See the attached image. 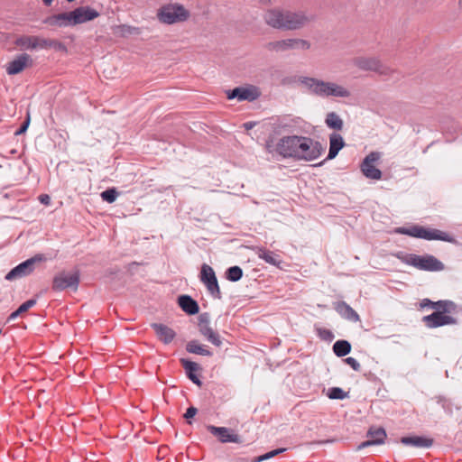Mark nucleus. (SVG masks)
I'll return each mask as SVG.
<instances>
[{"mask_svg":"<svg viewBox=\"0 0 462 462\" xmlns=\"http://www.w3.org/2000/svg\"><path fill=\"white\" fill-rule=\"evenodd\" d=\"M272 152L285 159L312 162L321 156L324 148L319 142L310 137L287 135L277 141Z\"/></svg>","mask_w":462,"mask_h":462,"instance_id":"obj_1","label":"nucleus"},{"mask_svg":"<svg viewBox=\"0 0 462 462\" xmlns=\"http://www.w3.org/2000/svg\"><path fill=\"white\" fill-rule=\"evenodd\" d=\"M300 83L304 88L320 97L347 98L351 96V91L346 87L334 81L304 77L300 79Z\"/></svg>","mask_w":462,"mask_h":462,"instance_id":"obj_2","label":"nucleus"},{"mask_svg":"<svg viewBox=\"0 0 462 462\" xmlns=\"http://www.w3.org/2000/svg\"><path fill=\"white\" fill-rule=\"evenodd\" d=\"M157 19L163 24L181 23L190 17L189 10L182 4L171 2L157 10Z\"/></svg>","mask_w":462,"mask_h":462,"instance_id":"obj_3","label":"nucleus"},{"mask_svg":"<svg viewBox=\"0 0 462 462\" xmlns=\"http://www.w3.org/2000/svg\"><path fill=\"white\" fill-rule=\"evenodd\" d=\"M437 310L430 315L423 317L422 320L428 328H433L444 325L454 324L455 319L447 313L455 310V304L451 301H437L432 303Z\"/></svg>","mask_w":462,"mask_h":462,"instance_id":"obj_4","label":"nucleus"},{"mask_svg":"<svg viewBox=\"0 0 462 462\" xmlns=\"http://www.w3.org/2000/svg\"><path fill=\"white\" fill-rule=\"evenodd\" d=\"M399 259L402 263L422 271L439 272L444 270V264L431 254H409L399 256Z\"/></svg>","mask_w":462,"mask_h":462,"instance_id":"obj_5","label":"nucleus"},{"mask_svg":"<svg viewBox=\"0 0 462 462\" xmlns=\"http://www.w3.org/2000/svg\"><path fill=\"white\" fill-rule=\"evenodd\" d=\"M311 42L309 40L298 37H290L271 42L267 49L274 52H285L290 51H307L310 50Z\"/></svg>","mask_w":462,"mask_h":462,"instance_id":"obj_6","label":"nucleus"},{"mask_svg":"<svg viewBox=\"0 0 462 462\" xmlns=\"http://www.w3.org/2000/svg\"><path fill=\"white\" fill-rule=\"evenodd\" d=\"M397 233L408 235L413 237L423 238L426 240H442L447 242H453V239L445 232L438 229H427L422 226H414L409 228L400 227L396 230Z\"/></svg>","mask_w":462,"mask_h":462,"instance_id":"obj_7","label":"nucleus"},{"mask_svg":"<svg viewBox=\"0 0 462 462\" xmlns=\"http://www.w3.org/2000/svg\"><path fill=\"white\" fill-rule=\"evenodd\" d=\"M227 99H237L238 101H254L261 96V90L254 85H244L226 91Z\"/></svg>","mask_w":462,"mask_h":462,"instance_id":"obj_8","label":"nucleus"},{"mask_svg":"<svg viewBox=\"0 0 462 462\" xmlns=\"http://www.w3.org/2000/svg\"><path fill=\"white\" fill-rule=\"evenodd\" d=\"M381 154L377 152H370L363 161L361 164V171L363 174L372 180H380L382 172L376 168V163L380 160Z\"/></svg>","mask_w":462,"mask_h":462,"instance_id":"obj_9","label":"nucleus"},{"mask_svg":"<svg viewBox=\"0 0 462 462\" xmlns=\"http://www.w3.org/2000/svg\"><path fill=\"white\" fill-rule=\"evenodd\" d=\"M200 280L206 285L209 293L217 299L220 298V289L214 270L204 263L201 267Z\"/></svg>","mask_w":462,"mask_h":462,"instance_id":"obj_10","label":"nucleus"},{"mask_svg":"<svg viewBox=\"0 0 462 462\" xmlns=\"http://www.w3.org/2000/svg\"><path fill=\"white\" fill-rule=\"evenodd\" d=\"M355 67L365 71H373L379 74H386L387 69L375 57H356L353 60Z\"/></svg>","mask_w":462,"mask_h":462,"instance_id":"obj_11","label":"nucleus"},{"mask_svg":"<svg viewBox=\"0 0 462 462\" xmlns=\"http://www.w3.org/2000/svg\"><path fill=\"white\" fill-rule=\"evenodd\" d=\"M79 274L77 272H68L59 273L53 281V287L57 290H65L71 288L76 290L79 285Z\"/></svg>","mask_w":462,"mask_h":462,"instance_id":"obj_12","label":"nucleus"},{"mask_svg":"<svg viewBox=\"0 0 462 462\" xmlns=\"http://www.w3.org/2000/svg\"><path fill=\"white\" fill-rule=\"evenodd\" d=\"M310 22L309 17L303 13L286 11L285 31H296L303 28Z\"/></svg>","mask_w":462,"mask_h":462,"instance_id":"obj_13","label":"nucleus"},{"mask_svg":"<svg viewBox=\"0 0 462 462\" xmlns=\"http://www.w3.org/2000/svg\"><path fill=\"white\" fill-rule=\"evenodd\" d=\"M208 430L222 443H239L241 441L239 436L228 428L209 425Z\"/></svg>","mask_w":462,"mask_h":462,"instance_id":"obj_14","label":"nucleus"},{"mask_svg":"<svg viewBox=\"0 0 462 462\" xmlns=\"http://www.w3.org/2000/svg\"><path fill=\"white\" fill-rule=\"evenodd\" d=\"M264 21L274 29L285 30V25L283 24L286 21V11L269 10L264 14Z\"/></svg>","mask_w":462,"mask_h":462,"instance_id":"obj_15","label":"nucleus"},{"mask_svg":"<svg viewBox=\"0 0 462 462\" xmlns=\"http://www.w3.org/2000/svg\"><path fill=\"white\" fill-rule=\"evenodd\" d=\"M75 24L92 21L99 16V13L88 6H81L73 10Z\"/></svg>","mask_w":462,"mask_h":462,"instance_id":"obj_16","label":"nucleus"},{"mask_svg":"<svg viewBox=\"0 0 462 462\" xmlns=\"http://www.w3.org/2000/svg\"><path fill=\"white\" fill-rule=\"evenodd\" d=\"M46 23L51 26L67 27L76 25L74 23L73 11L51 15L47 18Z\"/></svg>","mask_w":462,"mask_h":462,"instance_id":"obj_17","label":"nucleus"},{"mask_svg":"<svg viewBox=\"0 0 462 462\" xmlns=\"http://www.w3.org/2000/svg\"><path fill=\"white\" fill-rule=\"evenodd\" d=\"M367 436L369 439L359 444L356 448L357 450H361L369 446L383 444L386 438V433L382 428L371 429Z\"/></svg>","mask_w":462,"mask_h":462,"instance_id":"obj_18","label":"nucleus"},{"mask_svg":"<svg viewBox=\"0 0 462 462\" xmlns=\"http://www.w3.org/2000/svg\"><path fill=\"white\" fill-rule=\"evenodd\" d=\"M152 328L154 329L159 340L164 344L171 343L176 337L175 331L166 325L153 323L152 324Z\"/></svg>","mask_w":462,"mask_h":462,"instance_id":"obj_19","label":"nucleus"},{"mask_svg":"<svg viewBox=\"0 0 462 462\" xmlns=\"http://www.w3.org/2000/svg\"><path fill=\"white\" fill-rule=\"evenodd\" d=\"M335 310L341 317L352 322H357L360 320L359 315L344 301L336 303Z\"/></svg>","mask_w":462,"mask_h":462,"instance_id":"obj_20","label":"nucleus"},{"mask_svg":"<svg viewBox=\"0 0 462 462\" xmlns=\"http://www.w3.org/2000/svg\"><path fill=\"white\" fill-rule=\"evenodd\" d=\"M345 142L342 136L338 134H332L329 137V151L328 159H334L338 152L344 147Z\"/></svg>","mask_w":462,"mask_h":462,"instance_id":"obj_21","label":"nucleus"},{"mask_svg":"<svg viewBox=\"0 0 462 462\" xmlns=\"http://www.w3.org/2000/svg\"><path fill=\"white\" fill-rule=\"evenodd\" d=\"M199 332L205 338H207L213 345L217 346H221L222 342L219 335L210 328L208 323H200Z\"/></svg>","mask_w":462,"mask_h":462,"instance_id":"obj_22","label":"nucleus"},{"mask_svg":"<svg viewBox=\"0 0 462 462\" xmlns=\"http://www.w3.org/2000/svg\"><path fill=\"white\" fill-rule=\"evenodd\" d=\"M401 442L404 445L413 446L417 448H429L433 443L431 439L420 436L403 437L402 438Z\"/></svg>","mask_w":462,"mask_h":462,"instance_id":"obj_23","label":"nucleus"},{"mask_svg":"<svg viewBox=\"0 0 462 462\" xmlns=\"http://www.w3.org/2000/svg\"><path fill=\"white\" fill-rule=\"evenodd\" d=\"M182 365L185 368L188 377L198 386L201 385V381L197 375V372L199 370V366L197 363L182 359Z\"/></svg>","mask_w":462,"mask_h":462,"instance_id":"obj_24","label":"nucleus"},{"mask_svg":"<svg viewBox=\"0 0 462 462\" xmlns=\"http://www.w3.org/2000/svg\"><path fill=\"white\" fill-rule=\"evenodd\" d=\"M179 304L180 308L188 314L194 315L199 312L198 303L189 296H180L179 298Z\"/></svg>","mask_w":462,"mask_h":462,"instance_id":"obj_25","label":"nucleus"},{"mask_svg":"<svg viewBox=\"0 0 462 462\" xmlns=\"http://www.w3.org/2000/svg\"><path fill=\"white\" fill-rule=\"evenodd\" d=\"M29 271V260L24 261L15 268H14L12 271H10L6 276L5 279L7 281H14L16 279L24 277L27 275V273Z\"/></svg>","mask_w":462,"mask_h":462,"instance_id":"obj_26","label":"nucleus"},{"mask_svg":"<svg viewBox=\"0 0 462 462\" xmlns=\"http://www.w3.org/2000/svg\"><path fill=\"white\" fill-rule=\"evenodd\" d=\"M26 55H22L8 63L6 71L10 75L17 74L23 69V68L26 66Z\"/></svg>","mask_w":462,"mask_h":462,"instance_id":"obj_27","label":"nucleus"},{"mask_svg":"<svg viewBox=\"0 0 462 462\" xmlns=\"http://www.w3.org/2000/svg\"><path fill=\"white\" fill-rule=\"evenodd\" d=\"M186 349L188 352L192 353V354L207 356H210L212 355L211 351L207 349L204 346H202L196 340L189 341L186 346Z\"/></svg>","mask_w":462,"mask_h":462,"instance_id":"obj_28","label":"nucleus"},{"mask_svg":"<svg viewBox=\"0 0 462 462\" xmlns=\"http://www.w3.org/2000/svg\"><path fill=\"white\" fill-rule=\"evenodd\" d=\"M257 254L259 258L263 259L270 264L279 266L281 263V260L279 259L278 255L266 249L260 248L257 252Z\"/></svg>","mask_w":462,"mask_h":462,"instance_id":"obj_29","label":"nucleus"},{"mask_svg":"<svg viewBox=\"0 0 462 462\" xmlns=\"http://www.w3.org/2000/svg\"><path fill=\"white\" fill-rule=\"evenodd\" d=\"M333 351L337 356H345L351 351V345L346 340H337L333 346Z\"/></svg>","mask_w":462,"mask_h":462,"instance_id":"obj_30","label":"nucleus"},{"mask_svg":"<svg viewBox=\"0 0 462 462\" xmlns=\"http://www.w3.org/2000/svg\"><path fill=\"white\" fill-rule=\"evenodd\" d=\"M326 125L331 129L341 130L343 127V121L337 114L330 112L327 115Z\"/></svg>","mask_w":462,"mask_h":462,"instance_id":"obj_31","label":"nucleus"},{"mask_svg":"<svg viewBox=\"0 0 462 462\" xmlns=\"http://www.w3.org/2000/svg\"><path fill=\"white\" fill-rule=\"evenodd\" d=\"M44 46L47 48L53 49L55 51L62 52V53H68V49L65 46L64 43L56 41V40H47L44 41Z\"/></svg>","mask_w":462,"mask_h":462,"instance_id":"obj_32","label":"nucleus"},{"mask_svg":"<svg viewBox=\"0 0 462 462\" xmlns=\"http://www.w3.org/2000/svg\"><path fill=\"white\" fill-rule=\"evenodd\" d=\"M242 275V269L238 266H233L227 270L226 277L229 281L236 282L241 279Z\"/></svg>","mask_w":462,"mask_h":462,"instance_id":"obj_33","label":"nucleus"},{"mask_svg":"<svg viewBox=\"0 0 462 462\" xmlns=\"http://www.w3.org/2000/svg\"><path fill=\"white\" fill-rule=\"evenodd\" d=\"M328 396L329 399L342 400L346 397V393L338 387H333L328 390Z\"/></svg>","mask_w":462,"mask_h":462,"instance_id":"obj_34","label":"nucleus"},{"mask_svg":"<svg viewBox=\"0 0 462 462\" xmlns=\"http://www.w3.org/2000/svg\"><path fill=\"white\" fill-rule=\"evenodd\" d=\"M284 450H285V448H278V449L272 450V451L267 452L262 456L257 457L254 459V462H262V461L270 459V458L275 457L276 455L283 452Z\"/></svg>","mask_w":462,"mask_h":462,"instance_id":"obj_35","label":"nucleus"},{"mask_svg":"<svg viewBox=\"0 0 462 462\" xmlns=\"http://www.w3.org/2000/svg\"><path fill=\"white\" fill-rule=\"evenodd\" d=\"M117 194L114 189H106L101 193V198L103 200L113 203L116 199Z\"/></svg>","mask_w":462,"mask_h":462,"instance_id":"obj_36","label":"nucleus"},{"mask_svg":"<svg viewBox=\"0 0 462 462\" xmlns=\"http://www.w3.org/2000/svg\"><path fill=\"white\" fill-rule=\"evenodd\" d=\"M29 310V300L28 301H25L23 302L19 308L17 310H15L14 312H13L9 318H8V321L10 320H13L14 319H16L20 314L23 313V312H26L27 310Z\"/></svg>","mask_w":462,"mask_h":462,"instance_id":"obj_37","label":"nucleus"},{"mask_svg":"<svg viewBox=\"0 0 462 462\" xmlns=\"http://www.w3.org/2000/svg\"><path fill=\"white\" fill-rule=\"evenodd\" d=\"M318 331V334L320 338L324 339V340H328V341H330L333 339L334 336L332 334V332L327 328H318L317 329Z\"/></svg>","mask_w":462,"mask_h":462,"instance_id":"obj_38","label":"nucleus"},{"mask_svg":"<svg viewBox=\"0 0 462 462\" xmlns=\"http://www.w3.org/2000/svg\"><path fill=\"white\" fill-rule=\"evenodd\" d=\"M345 362L349 365L351 366L355 371H359L360 370V364L359 362L354 358V357H346L345 359Z\"/></svg>","mask_w":462,"mask_h":462,"instance_id":"obj_39","label":"nucleus"},{"mask_svg":"<svg viewBox=\"0 0 462 462\" xmlns=\"http://www.w3.org/2000/svg\"><path fill=\"white\" fill-rule=\"evenodd\" d=\"M47 257L44 254H36L33 257H31V266L45 262Z\"/></svg>","mask_w":462,"mask_h":462,"instance_id":"obj_40","label":"nucleus"},{"mask_svg":"<svg viewBox=\"0 0 462 462\" xmlns=\"http://www.w3.org/2000/svg\"><path fill=\"white\" fill-rule=\"evenodd\" d=\"M29 126V116L25 118L24 122L23 123L22 126L20 127V129H18L16 132H15V134L16 135H19V134H24L27 130Z\"/></svg>","mask_w":462,"mask_h":462,"instance_id":"obj_41","label":"nucleus"},{"mask_svg":"<svg viewBox=\"0 0 462 462\" xmlns=\"http://www.w3.org/2000/svg\"><path fill=\"white\" fill-rule=\"evenodd\" d=\"M197 413V409L194 407H189L185 413V418L190 419L193 418Z\"/></svg>","mask_w":462,"mask_h":462,"instance_id":"obj_42","label":"nucleus"},{"mask_svg":"<svg viewBox=\"0 0 462 462\" xmlns=\"http://www.w3.org/2000/svg\"><path fill=\"white\" fill-rule=\"evenodd\" d=\"M40 201L45 205H48L50 203V197L48 195H41L39 198Z\"/></svg>","mask_w":462,"mask_h":462,"instance_id":"obj_43","label":"nucleus"},{"mask_svg":"<svg viewBox=\"0 0 462 462\" xmlns=\"http://www.w3.org/2000/svg\"><path fill=\"white\" fill-rule=\"evenodd\" d=\"M432 303H433L432 301L426 300L425 302L422 304V306L431 305L433 307Z\"/></svg>","mask_w":462,"mask_h":462,"instance_id":"obj_44","label":"nucleus"},{"mask_svg":"<svg viewBox=\"0 0 462 462\" xmlns=\"http://www.w3.org/2000/svg\"><path fill=\"white\" fill-rule=\"evenodd\" d=\"M46 5H50L53 0H42Z\"/></svg>","mask_w":462,"mask_h":462,"instance_id":"obj_45","label":"nucleus"},{"mask_svg":"<svg viewBox=\"0 0 462 462\" xmlns=\"http://www.w3.org/2000/svg\"><path fill=\"white\" fill-rule=\"evenodd\" d=\"M33 303H34L33 300H31V301H30L31 307L33 305Z\"/></svg>","mask_w":462,"mask_h":462,"instance_id":"obj_46","label":"nucleus"}]
</instances>
